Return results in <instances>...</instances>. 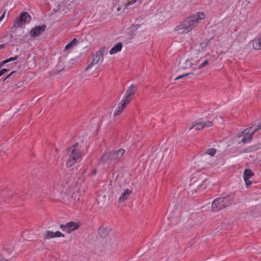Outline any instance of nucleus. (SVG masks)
Returning <instances> with one entry per match:
<instances>
[{"label": "nucleus", "mask_w": 261, "mask_h": 261, "mask_svg": "<svg viewBox=\"0 0 261 261\" xmlns=\"http://www.w3.org/2000/svg\"><path fill=\"white\" fill-rule=\"evenodd\" d=\"M204 124V127H211L213 125V122L212 121H206L205 122H203Z\"/></svg>", "instance_id": "obj_29"}, {"label": "nucleus", "mask_w": 261, "mask_h": 261, "mask_svg": "<svg viewBox=\"0 0 261 261\" xmlns=\"http://www.w3.org/2000/svg\"><path fill=\"white\" fill-rule=\"evenodd\" d=\"M259 129H258V128L256 127L255 129H254L253 130V131L250 133L248 136H251V142L252 141V137L254 135V134L255 133H256Z\"/></svg>", "instance_id": "obj_28"}, {"label": "nucleus", "mask_w": 261, "mask_h": 261, "mask_svg": "<svg viewBox=\"0 0 261 261\" xmlns=\"http://www.w3.org/2000/svg\"><path fill=\"white\" fill-rule=\"evenodd\" d=\"M252 47L254 49H261V36L260 37H256L252 40Z\"/></svg>", "instance_id": "obj_12"}, {"label": "nucleus", "mask_w": 261, "mask_h": 261, "mask_svg": "<svg viewBox=\"0 0 261 261\" xmlns=\"http://www.w3.org/2000/svg\"><path fill=\"white\" fill-rule=\"evenodd\" d=\"M60 228L63 230H67V227L66 226V224H61L60 225Z\"/></svg>", "instance_id": "obj_36"}, {"label": "nucleus", "mask_w": 261, "mask_h": 261, "mask_svg": "<svg viewBox=\"0 0 261 261\" xmlns=\"http://www.w3.org/2000/svg\"><path fill=\"white\" fill-rule=\"evenodd\" d=\"M193 74V72H189V73H185V74H182V75H180L176 77L175 78V80H180V79H183L185 77H187L188 75H191V74Z\"/></svg>", "instance_id": "obj_24"}, {"label": "nucleus", "mask_w": 261, "mask_h": 261, "mask_svg": "<svg viewBox=\"0 0 261 261\" xmlns=\"http://www.w3.org/2000/svg\"><path fill=\"white\" fill-rule=\"evenodd\" d=\"M193 16H196L199 19H203L204 18V15L203 12H198L196 15H193Z\"/></svg>", "instance_id": "obj_26"}, {"label": "nucleus", "mask_w": 261, "mask_h": 261, "mask_svg": "<svg viewBox=\"0 0 261 261\" xmlns=\"http://www.w3.org/2000/svg\"><path fill=\"white\" fill-rule=\"evenodd\" d=\"M254 175V173L250 169H246L243 173L244 179L250 178Z\"/></svg>", "instance_id": "obj_17"}, {"label": "nucleus", "mask_w": 261, "mask_h": 261, "mask_svg": "<svg viewBox=\"0 0 261 261\" xmlns=\"http://www.w3.org/2000/svg\"><path fill=\"white\" fill-rule=\"evenodd\" d=\"M132 191L127 189L121 195L119 199V203L124 202V200L128 199V197L132 194Z\"/></svg>", "instance_id": "obj_11"}, {"label": "nucleus", "mask_w": 261, "mask_h": 261, "mask_svg": "<svg viewBox=\"0 0 261 261\" xmlns=\"http://www.w3.org/2000/svg\"><path fill=\"white\" fill-rule=\"evenodd\" d=\"M8 63V61L7 59L2 61L0 62V69L2 68V67L6 64Z\"/></svg>", "instance_id": "obj_35"}, {"label": "nucleus", "mask_w": 261, "mask_h": 261, "mask_svg": "<svg viewBox=\"0 0 261 261\" xmlns=\"http://www.w3.org/2000/svg\"><path fill=\"white\" fill-rule=\"evenodd\" d=\"M212 39H205V40H204L203 41V42H202L201 43H200V46L202 48H206L207 47V46L208 45V43L210 42V41H211Z\"/></svg>", "instance_id": "obj_23"}, {"label": "nucleus", "mask_w": 261, "mask_h": 261, "mask_svg": "<svg viewBox=\"0 0 261 261\" xmlns=\"http://www.w3.org/2000/svg\"><path fill=\"white\" fill-rule=\"evenodd\" d=\"M8 71L9 69L6 68H3L0 70V77Z\"/></svg>", "instance_id": "obj_32"}, {"label": "nucleus", "mask_w": 261, "mask_h": 261, "mask_svg": "<svg viewBox=\"0 0 261 261\" xmlns=\"http://www.w3.org/2000/svg\"><path fill=\"white\" fill-rule=\"evenodd\" d=\"M122 103H119V105H120V106H119L118 107L117 110L115 112V113L114 114V116L115 117H116V116L120 115L122 113L123 110L125 109L127 105L129 103L128 102H126V101H125L123 100H122Z\"/></svg>", "instance_id": "obj_10"}, {"label": "nucleus", "mask_w": 261, "mask_h": 261, "mask_svg": "<svg viewBox=\"0 0 261 261\" xmlns=\"http://www.w3.org/2000/svg\"><path fill=\"white\" fill-rule=\"evenodd\" d=\"M137 0H131V1L130 2V4H135L136 2H137Z\"/></svg>", "instance_id": "obj_41"}, {"label": "nucleus", "mask_w": 261, "mask_h": 261, "mask_svg": "<svg viewBox=\"0 0 261 261\" xmlns=\"http://www.w3.org/2000/svg\"><path fill=\"white\" fill-rule=\"evenodd\" d=\"M208 64V61L206 60L199 66V68H202L203 67H204L205 65H207Z\"/></svg>", "instance_id": "obj_31"}, {"label": "nucleus", "mask_w": 261, "mask_h": 261, "mask_svg": "<svg viewBox=\"0 0 261 261\" xmlns=\"http://www.w3.org/2000/svg\"><path fill=\"white\" fill-rule=\"evenodd\" d=\"M42 238L44 241L50 239L51 238H55L54 232L47 230L43 234Z\"/></svg>", "instance_id": "obj_18"}, {"label": "nucleus", "mask_w": 261, "mask_h": 261, "mask_svg": "<svg viewBox=\"0 0 261 261\" xmlns=\"http://www.w3.org/2000/svg\"><path fill=\"white\" fill-rule=\"evenodd\" d=\"M96 172H97V170H96V169H94V170H93L92 171V174L93 175H95V174L96 173Z\"/></svg>", "instance_id": "obj_42"}, {"label": "nucleus", "mask_w": 261, "mask_h": 261, "mask_svg": "<svg viewBox=\"0 0 261 261\" xmlns=\"http://www.w3.org/2000/svg\"><path fill=\"white\" fill-rule=\"evenodd\" d=\"M18 58V56L16 55L13 57H10L8 59H7V60L8 61V63H9L10 62L15 61V60H17Z\"/></svg>", "instance_id": "obj_30"}, {"label": "nucleus", "mask_w": 261, "mask_h": 261, "mask_svg": "<svg viewBox=\"0 0 261 261\" xmlns=\"http://www.w3.org/2000/svg\"><path fill=\"white\" fill-rule=\"evenodd\" d=\"M258 149L257 145H252L247 147L244 149V151L246 152H250L257 150Z\"/></svg>", "instance_id": "obj_20"}, {"label": "nucleus", "mask_w": 261, "mask_h": 261, "mask_svg": "<svg viewBox=\"0 0 261 261\" xmlns=\"http://www.w3.org/2000/svg\"><path fill=\"white\" fill-rule=\"evenodd\" d=\"M257 127L259 130L261 129V124H259L258 125H257Z\"/></svg>", "instance_id": "obj_43"}, {"label": "nucleus", "mask_w": 261, "mask_h": 261, "mask_svg": "<svg viewBox=\"0 0 261 261\" xmlns=\"http://www.w3.org/2000/svg\"><path fill=\"white\" fill-rule=\"evenodd\" d=\"M234 197V194H230L215 199L212 204V210L218 212L230 206L233 202Z\"/></svg>", "instance_id": "obj_2"}, {"label": "nucleus", "mask_w": 261, "mask_h": 261, "mask_svg": "<svg viewBox=\"0 0 261 261\" xmlns=\"http://www.w3.org/2000/svg\"><path fill=\"white\" fill-rule=\"evenodd\" d=\"M216 152V150L213 148L208 149L206 151V153L211 156L214 155L215 154Z\"/></svg>", "instance_id": "obj_25"}, {"label": "nucleus", "mask_w": 261, "mask_h": 261, "mask_svg": "<svg viewBox=\"0 0 261 261\" xmlns=\"http://www.w3.org/2000/svg\"><path fill=\"white\" fill-rule=\"evenodd\" d=\"M54 234H55V238H56V237H65V235L64 234H63L62 233H61V232H60L59 231L54 232Z\"/></svg>", "instance_id": "obj_27"}, {"label": "nucleus", "mask_w": 261, "mask_h": 261, "mask_svg": "<svg viewBox=\"0 0 261 261\" xmlns=\"http://www.w3.org/2000/svg\"><path fill=\"white\" fill-rule=\"evenodd\" d=\"M125 152V150L123 148L106 152L100 156V162L102 164L113 166L121 161V158Z\"/></svg>", "instance_id": "obj_1"}, {"label": "nucleus", "mask_w": 261, "mask_h": 261, "mask_svg": "<svg viewBox=\"0 0 261 261\" xmlns=\"http://www.w3.org/2000/svg\"><path fill=\"white\" fill-rule=\"evenodd\" d=\"M106 50V47H102L98 51H96L95 55H93L92 61L91 63L87 65V67L85 69L86 71H87L88 69H90L94 64L97 63L100 61L101 58L102 59H103V54Z\"/></svg>", "instance_id": "obj_6"}, {"label": "nucleus", "mask_w": 261, "mask_h": 261, "mask_svg": "<svg viewBox=\"0 0 261 261\" xmlns=\"http://www.w3.org/2000/svg\"><path fill=\"white\" fill-rule=\"evenodd\" d=\"M198 18L195 16L187 18L182 23L176 27L177 31L182 30V33H188L192 31L197 24Z\"/></svg>", "instance_id": "obj_3"}, {"label": "nucleus", "mask_w": 261, "mask_h": 261, "mask_svg": "<svg viewBox=\"0 0 261 261\" xmlns=\"http://www.w3.org/2000/svg\"><path fill=\"white\" fill-rule=\"evenodd\" d=\"M251 128H252V126L249 127H248V128H247L245 129L243 132H241V133H239V134L237 135V136H238V137H242V136L243 135H248L250 134V133H249V132H250V130L251 129Z\"/></svg>", "instance_id": "obj_22"}, {"label": "nucleus", "mask_w": 261, "mask_h": 261, "mask_svg": "<svg viewBox=\"0 0 261 261\" xmlns=\"http://www.w3.org/2000/svg\"><path fill=\"white\" fill-rule=\"evenodd\" d=\"M7 79H6V77H5V79L3 80V82H5Z\"/></svg>", "instance_id": "obj_44"}, {"label": "nucleus", "mask_w": 261, "mask_h": 261, "mask_svg": "<svg viewBox=\"0 0 261 261\" xmlns=\"http://www.w3.org/2000/svg\"><path fill=\"white\" fill-rule=\"evenodd\" d=\"M32 17L27 12L20 13L18 17L16 19L14 25L12 28L13 29L16 27L17 28H21L25 23H29L31 20Z\"/></svg>", "instance_id": "obj_5"}, {"label": "nucleus", "mask_w": 261, "mask_h": 261, "mask_svg": "<svg viewBox=\"0 0 261 261\" xmlns=\"http://www.w3.org/2000/svg\"><path fill=\"white\" fill-rule=\"evenodd\" d=\"M79 60V59H77V58L72 59L70 61V64L73 65V64H74V63L77 62V60Z\"/></svg>", "instance_id": "obj_34"}, {"label": "nucleus", "mask_w": 261, "mask_h": 261, "mask_svg": "<svg viewBox=\"0 0 261 261\" xmlns=\"http://www.w3.org/2000/svg\"><path fill=\"white\" fill-rule=\"evenodd\" d=\"M209 181L207 179H205L203 181L202 184L197 187V190H203L205 189Z\"/></svg>", "instance_id": "obj_19"}, {"label": "nucleus", "mask_w": 261, "mask_h": 261, "mask_svg": "<svg viewBox=\"0 0 261 261\" xmlns=\"http://www.w3.org/2000/svg\"><path fill=\"white\" fill-rule=\"evenodd\" d=\"M135 93V88L134 85H131L126 91L123 100L126 102L129 103Z\"/></svg>", "instance_id": "obj_8"}, {"label": "nucleus", "mask_w": 261, "mask_h": 261, "mask_svg": "<svg viewBox=\"0 0 261 261\" xmlns=\"http://www.w3.org/2000/svg\"><path fill=\"white\" fill-rule=\"evenodd\" d=\"M77 145L78 143H76L68 147V158L66 163L67 168L72 167L82 155V152L76 148Z\"/></svg>", "instance_id": "obj_4"}, {"label": "nucleus", "mask_w": 261, "mask_h": 261, "mask_svg": "<svg viewBox=\"0 0 261 261\" xmlns=\"http://www.w3.org/2000/svg\"><path fill=\"white\" fill-rule=\"evenodd\" d=\"M242 137H243V138L241 140V142L243 143L244 144L251 142V136H248V135H243Z\"/></svg>", "instance_id": "obj_21"}, {"label": "nucleus", "mask_w": 261, "mask_h": 261, "mask_svg": "<svg viewBox=\"0 0 261 261\" xmlns=\"http://www.w3.org/2000/svg\"><path fill=\"white\" fill-rule=\"evenodd\" d=\"M16 72V71H12L10 74H9L7 76L6 79H11V76L13 75L14 73Z\"/></svg>", "instance_id": "obj_37"}, {"label": "nucleus", "mask_w": 261, "mask_h": 261, "mask_svg": "<svg viewBox=\"0 0 261 261\" xmlns=\"http://www.w3.org/2000/svg\"><path fill=\"white\" fill-rule=\"evenodd\" d=\"M46 29V25L44 24L42 25H37L32 28L30 32V34L33 38L39 36L41 34H43Z\"/></svg>", "instance_id": "obj_7"}, {"label": "nucleus", "mask_w": 261, "mask_h": 261, "mask_svg": "<svg viewBox=\"0 0 261 261\" xmlns=\"http://www.w3.org/2000/svg\"><path fill=\"white\" fill-rule=\"evenodd\" d=\"M79 43V40L76 38H74L69 43L67 44L65 46L63 51L67 50L73 46H76Z\"/></svg>", "instance_id": "obj_15"}, {"label": "nucleus", "mask_w": 261, "mask_h": 261, "mask_svg": "<svg viewBox=\"0 0 261 261\" xmlns=\"http://www.w3.org/2000/svg\"><path fill=\"white\" fill-rule=\"evenodd\" d=\"M194 127H195V129L197 130H200L205 127L203 122H199L194 124L192 123V125L189 127V130H191Z\"/></svg>", "instance_id": "obj_16"}, {"label": "nucleus", "mask_w": 261, "mask_h": 261, "mask_svg": "<svg viewBox=\"0 0 261 261\" xmlns=\"http://www.w3.org/2000/svg\"><path fill=\"white\" fill-rule=\"evenodd\" d=\"M244 181L245 182L246 187H249L252 184L251 181L249 180V179H244Z\"/></svg>", "instance_id": "obj_33"}, {"label": "nucleus", "mask_w": 261, "mask_h": 261, "mask_svg": "<svg viewBox=\"0 0 261 261\" xmlns=\"http://www.w3.org/2000/svg\"><path fill=\"white\" fill-rule=\"evenodd\" d=\"M5 47V45L4 44H2L0 45V50L4 48Z\"/></svg>", "instance_id": "obj_40"}, {"label": "nucleus", "mask_w": 261, "mask_h": 261, "mask_svg": "<svg viewBox=\"0 0 261 261\" xmlns=\"http://www.w3.org/2000/svg\"><path fill=\"white\" fill-rule=\"evenodd\" d=\"M5 14V11L4 12L3 14L2 15V16L0 17V21L3 19V18L4 17Z\"/></svg>", "instance_id": "obj_38"}, {"label": "nucleus", "mask_w": 261, "mask_h": 261, "mask_svg": "<svg viewBox=\"0 0 261 261\" xmlns=\"http://www.w3.org/2000/svg\"><path fill=\"white\" fill-rule=\"evenodd\" d=\"M0 261H9V259H5L3 257H0Z\"/></svg>", "instance_id": "obj_39"}, {"label": "nucleus", "mask_w": 261, "mask_h": 261, "mask_svg": "<svg viewBox=\"0 0 261 261\" xmlns=\"http://www.w3.org/2000/svg\"><path fill=\"white\" fill-rule=\"evenodd\" d=\"M66 226L67 227V232L71 233L72 231L79 229L80 224L79 223L71 221L66 224Z\"/></svg>", "instance_id": "obj_9"}, {"label": "nucleus", "mask_w": 261, "mask_h": 261, "mask_svg": "<svg viewBox=\"0 0 261 261\" xmlns=\"http://www.w3.org/2000/svg\"><path fill=\"white\" fill-rule=\"evenodd\" d=\"M110 230L104 227H99L98 229V234L101 238H106L109 234Z\"/></svg>", "instance_id": "obj_14"}, {"label": "nucleus", "mask_w": 261, "mask_h": 261, "mask_svg": "<svg viewBox=\"0 0 261 261\" xmlns=\"http://www.w3.org/2000/svg\"><path fill=\"white\" fill-rule=\"evenodd\" d=\"M123 45L122 42H118L116 43L110 50V54L113 55L120 51L122 48Z\"/></svg>", "instance_id": "obj_13"}]
</instances>
